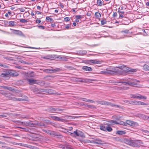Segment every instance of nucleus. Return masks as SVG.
I'll return each instance as SVG.
<instances>
[{"mask_svg":"<svg viewBox=\"0 0 149 149\" xmlns=\"http://www.w3.org/2000/svg\"><path fill=\"white\" fill-rule=\"evenodd\" d=\"M117 68L110 67L107 68L105 70L101 71V73L102 74H107L110 75L116 74L120 72L119 70Z\"/></svg>","mask_w":149,"mask_h":149,"instance_id":"1","label":"nucleus"},{"mask_svg":"<svg viewBox=\"0 0 149 149\" xmlns=\"http://www.w3.org/2000/svg\"><path fill=\"white\" fill-rule=\"evenodd\" d=\"M126 143L131 146L139 148L141 144H143L142 141L139 140H133L131 139H126Z\"/></svg>","mask_w":149,"mask_h":149,"instance_id":"2","label":"nucleus"},{"mask_svg":"<svg viewBox=\"0 0 149 149\" xmlns=\"http://www.w3.org/2000/svg\"><path fill=\"white\" fill-rule=\"evenodd\" d=\"M120 69L124 71L127 72H136L137 71L136 69H132L131 68H129L125 66L124 65L119 66L117 67Z\"/></svg>","mask_w":149,"mask_h":149,"instance_id":"3","label":"nucleus"},{"mask_svg":"<svg viewBox=\"0 0 149 149\" xmlns=\"http://www.w3.org/2000/svg\"><path fill=\"white\" fill-rule=\"evenodd\" d=\"M69 135L73 136H78L83 137L84 136V134L81 131L78 130L74 131L70 133Z\"/></svg>","mask_w":149,"mask_h":149,"instance_id":"4","label":"nucleus"},{"mask_svg":"<svg viewBox=\"0 0 149 149\" xmlns=\"http://www.w3.org/2000/svg\"><path fill=\"white\" fill-rule=\"evenodd\" d=\"M139 81L136 80L135 79L133 80L132 81L124 82L122 81H119L118 82L119 83H124L126 85H128L132 86H134V85H136L138 83H139Z\"/></svg>","mask_w":149,"mask_h":149,"instance_id":"5","label":"nucleus"},{"mask_svg":"<svg viewBox=\"0 0 149 149\" xmlns=\"http://www.w3.org/2000/svg\"><path fill=\"white\" fill-rule=\"evenodd\" d=\"M122 123H123L122 125H126V124H127L133 127L136 126L138 125V124L137 123L134 122L129 120H127L126 123H125L123 122H122Z\"/></svg>","mask_w":149,"mask_h":149,"instance_id":"6","label":"nucleus"},{"mask_svg":"<svg viewBox=\"0 0 149 149\" xmlns=\"http://www.w3.org/2000/svg\"><path fill=\"white\" fill-rule=\"evenodd\" d=\"M3 73H7V72H9V73H11L9 74V76L13 77L17 76L18 75L17 73L14 72V71L9 69H4L3 70Z\"/></svg>","mask_w":149,"mask_h":149,"instance_id":"7","label":"nucleus"},{"mask_svg":"<svg viewBox=\"0 0 149 149\" xmlns=\"http://www.w3.org/2000/svg\"><path fill=\"white\" fill-rule=\"evenodd\" d=\"M63 109H59L57 107H50L47 109V111L49 112L52 113L57 112L56 111H63Z\"/></svg>","mask_w":149,"mask_h":149,"instance_id":"8","label":"nucleus"},{"mask_svg":"<svg viewBox=\"0 0 149 149\" xmlns=\"http://www.w3.org/2000/svg\"><path fill=\"white\" fill-rule=\"evenodd\" d=\"M131 97L134 98H138L139 99H143L146 100V99L147 97L146 96H143L140 94H132L131 95Z\"/></svg>","mask_w":149,"mask_h":149,"instance_id":"9","label":"nucleus"},{"mask_svg":"<svg viewBox=\"0 0 149 149\" xmlns=\"http://www.w3.org/2000/svg\"><path fill=\"white\" fill-rule=\"evenodd\" d=\"M61 69L56 68V69H46L43 70V71L47 73H52L53 72H57L60 71Z\"/></svg>","mask_w":149,"mask_h":149,"instance_id":"10","label":"nucleus"},{"mask_svg":"<svg viewBox=\"0 0 149 149\" xmlns=\"http://www.w3.org/2000/svg\"><path fill=\"white\" fill-rule=\"evenodd\" d=\"M10 30L13 31V33L15 35L18 36H24V35L23 33L22 32L19 30H15L13 29H10Z\"/></svg>","mask_w":149,"mask_h":149,"instance_id":"11","label":"nucleus"},{"mask_svg":"<svg viewBox=\"0 0 149 149\" xmlns=\"http://www.w3.org/2000/svg\"><path fill=\"white\" fill-rule=\"evenodd\" d=\"M51 118L54 120L56 121H58L61 122H63L64 119L62 118H60L59 117L56 116H51Z\"/></svg>","mask_w":149,"mask_h":149,"instance_id":"12","label":"nucleus"},{"mask_svg":"<svg viewBox=\"0 0 149 149\" xmlns=\"http://www.w3.org/2000/svg\"><path fill=\"white\" fill-rule=\"evenodd\" d=\"M27 98L22 99V98H16L15 97H11L10 98V99L13 100V101H25L27 100Z\"/></svg>","mask_w":149,"mask_h":149,"instance_id":"13","label":"nucleus"},{"mask_svg":"<svg viewBox=\"0 0 149 149\" xmlns=\"http://www.w3.org/2000/svg\"><path fill=\"white\" fill-rule=\"evenodd\" d=\"M22 124L30 127H34V123H31L30 121H28L26 123L21 122Z\"/></svg>","mask_w":149,"mask_h":149,"instance_id":"14","label":"nucleus"},{"mask_svg":"<svg viewBox=\"0 0 149 149\" xmlns=\"http://www.w3.org/2000/svg\"><path fill=\"white\" fill-rule=\"evenodd\" d=\"M34 125H36L39 126H45V124L42 123L41 122L36 121L34 123Z\"/></svg>","mask_w":149,"mask_h":149,"instance_id":"15","label":"nucleus"},{"mask_svg":"<svg viewBox=\"0 0 149 149\" xmlns=\"http://www.w3.org/2000/svg\"><path fill=\"white\" fill-rule=\"evenodd\" d=\"M97 103L100 104L106 105H109L110 102L103 101H98Z\"/></svg>","mask_w":149,"mask_h":149,"instance_id":"16","label":"nucleus"},{"mask_svg":"<svg viewBox=\"0 0 149 149\" xmlns=\"http://www.w3.org/2000/svg\"><path fill=\"white\" fill-rule=\"evenodd\" d=\"M80 100H82L83 101H85L86 102H91L92 103H94L95 102L94 101H93V100H89V99H88L86 98H80Z\"/></svg>","mask_w":149,"mask_h":149,"instance_id":"17","label":"nucleus"},{"mask_svg":"<svg viewBox=\"0 0 149 149\" xmlns=\"http://www.w3.org/2000/svg\"><path fill=\"white\" fill-rule=\"evenodd\" d=\"M82 69L83 70L88 71H91L92 70V68L89 67L87 66H84L82 67Z\"/></svg>","mask_w":149,"mask_h":149,"instance_id":"18","label":"nucleus"},{"mask_svg":"<svg viewBox=\"0 0 149 149\" xmlns=\"http://www.w3.org/2000/svg\"><path fill=\"white\" fill-rule=\"evenodd\" d=\"M27 81H28L29 84H36L37 80L34 79H28Z\"/></svg>","mask_w":149,"mask_h":149,"instance_id":"19","label":"nucleus"},{"mask_svg":"<svg viewBox=\"0 0 149 149\" xmlns=\"http://www.w3.org/2000/svg\"><path fill=\"white\" fill-rule=\"evenodd\" d=\"M134 102H135L134 104L137 105H146L147 104H146V103H145L143 102H141V101H135Z\"/></svg>","mask_w":149,"mask_h":149,"instance_id":"20","label":"nucleus"},{"mask_svg":"<svg viewBox=\"0 0 149 149\" xmlns=\"http://www.w3.org/2000/svg\"><path fill=\"white\" fill-rule=\"evenodd\" d=\"M94 139L95 140V142H94V143L99 144H101L102 143V141L100 139H97L96 138H95V139Z\"/></svg>","mask_w":149,"mask_h":149,"instance_id":"21","label":"nucleus"},{"mask_svg":"<svg viewBox=\"0 0 149 149\" xmlns=\"http://www.w3.org/2000/svg\"><path fill=\"white\" fill-rule=\"evenodd\" d=\"M107 124L104 125H101L100 126V129L102 130H103L104 131H106V128L107 127Z\"/></svg>","mask_w":149,"mask_h":149,"instance_id":"22","label":"nucleus"},{"mask_svg":"<svg viewBox=\"0 0 149 149\" xmlns=\"http://www.w3.org/2000/svg\"><path fill=\"white\" fill-rule=\"evenodd\" d=\"M50 134L51 135H54L55 136H61V135L60 134L57 133L56 132L54 131L51 132L50 133Z\"/></svg>","mask_w":149,"mask_h":149,"instance_id":"23","label":"nucleus"},{"mask_svg":"<svg viewBox=\"0 0 149 149\" xmlns=\"http://www.w3.org/2000/svg\"><path fill=\"white\" fill-rule=\"evenodd\" d=\"M11 73H9V72H7V73H2L0 75L1 77H7L9 76V74Z\"/></svg>","mask_w":149,"mask_h":149,"instance_id":"24","label":"nucleus"},{"mask_svg":"<svg viewBox=\"0 0 149 149\" xmlns=\"http://www.w3.org/2000/svg\"><path fill=\"white\" fill-rule=\"evenodd\" d=\"M126 132L124 131L118 130L117 131L116 133V134L118 135H122L125 134Z\"/></svg>","mask_w":149,"mask_h":149,"instance_id":"25","label":"nucleus"},{"mask_svg":"<svg viewBox=\"0 0 149 149\" xmlns=\"http://www.w3.org/2000/svg\"><path fill=\"white\" fill-rule=\"evenodd\" d=\"M36 83V84L42 86L44 85L45 84V82L43 81L38 80H37Z\"/></svg>","mask_w":149,"mask_h":149,"instance_id":"26","label":"nucleus"},{"mask_svg":"<svg viewBox=\"0 0 149 149\" xmlns=\"http://www.w3.org/2000/svg\"><path fill=\"white\" fill-rule=\"evenodd\" d=\"M46 93L50 94H53L55 93V91L52 89H47Z\"/></svg>","mask_w":149,"mask_h":149,"instance_id":"27","label":"nucleus"},{"mask_svg":"<svg viewBox=\"0 0 149 149\" xmlns=\"http://www.w3.org/2000/svg\"><path fill=\"white\" fill-rule=\"evenodd\" d=\"M27 75L28 76L31 77H34L35 76V73L33 72H28Z\"/></svg>","mask_w":149,"mask_h":149,"instance_id":"28","label":"nucleus"},{"mask_svg":"<svg viewBox=\"0 0 149 149\" xmlns=\"http://www.w3.org/2000/svg\"><path fill=\"white\" fill-rule=\"evenodd\" d=\"M89 61L90 63H94V64H100V61H97L95 60H89Z\"/></svg>","mask_w":149,"mask_h":149,"instance_id":"29","label":"nucleus"},{"mask_svg":"<svg viewBox=\"0 0 149 149\" xmlns=\"http://www.w3.org/2000/svg\"><path fill=\"white\" fill-rule=\"evenodd\" d=\"M109 106H110L111 107H115V108H121V107L120 106L116 105L114 104H113L112 103L110 102L109 103Z\"/></svg>","mask_w":149,"mask_h":149,"instance_id":"30","label":"nucleus"},{"mask_svg":"<svg viewBox=\"0 0 149 149\" xmlns=\"http://www.w3.org/2000/svg\"><path fill=\"white\" fill-rule=\"evenodd\" d=\"M8 23H9V25L10 26H14L16 25V22H15L10 21Z\"/></svg>","mask_w":149,"mask_h":149,"instance_id":"31","label":"nucleus"},{"mask_svg":"<svg viewBox=\"0 0 149 149\" xmlns=\"http://www.w3.org/2000/svg\"><path fill=\"white\" fill-rule=\"evenodd\" d=\"M85 82L88 83V82H92L93 81H96V80L93 79H84Z\"/></svg>","mask_w":149,"mask_h":149,"instance_id":"32","label":"nucleus"},{"mask_svg":"<svg viewBox=\"0 0 149 149\" xmlns=\"http://www.w3.org/2000/svg\"><path fill=\"white\" fill-rule=\"evenodd\" d=\"M107 125L106 131H107L109 132L111 131L112 130V129L109 126V124H107Z\"/></svg>","mask_w":149,"mask_h":149,"instance_id":"33","label":"nucleus"},{"mask_svg":"<svg viewBox=\"0 0 149 149\" xmlns=\"http://www.w3.org/2000/svg\"><path fill=\"white\" fill-rule=\"evenodd\" d=\"M32 90L36 93H39V89L38 88H34L32 89Z\"/></svg>","mask_w":149,"mask_h":149,"instance_id":"34","label":"nucleus"},{"mask_svg":"<svg viewBox=\"0 0 149 149\" xmlns=\"http://www.w3.org/2000/svg\"><path fill=\"white\" fill-rule=\"evenodd\" d=\"M51 58L54 59H61L62 58L61 57L58 56H56V55H54L53 56H52Z\"/></svg>","mask_w":149,"mask_h":149,"instance_id":"35","label":"nucleus"},{"mask_svg":"<svg viewBox=\"0 0 149 149\" xmlns=\"http://www.w3.org/2000/svg\"><path fill=\"white\" fill-rule=\"evenodd\" d=\"M144 70L145 71L149 70V66L146 64H145L143 66Z\"/></svg>","mask_w":149,"mask_h":149,"instance_id":"36","label":"nucleus"},{"mask_svg":"<svg viewBox=\"0 0 149 149\" xmlns=\"http://www.w3.org/2000/svg\"><path fill=\"white\" fill-rule=\"evenodd\" d=\"M97 3L98 6H101L103 5V3L101 0H97ZM103 5H104V4H103Z\"/></svg>","mask_w":149,"mask_h":149,"instance_id":"37","label":"nucleus"},{"mask_svg":"<svg viewBox=\"0 0 149 149\" xmlns=\"http://www.w3.org/2000/svg\"><path fill=\"white\" fill-rule=\"evenodd\" d=\"M0 66L5 68H8V66L5 63H0Z\"/></svg>","mask_w":149,"mask_h":149,"instance_id":"38","label":"nucleus"},{"mask_svg":"<svg viewBox=\"0 0 149 149\" xmlns=\"http://www.w3.org/2000/svg\"><path fill=\"white\" fill-rule=\"evenodd\" d=\"M20 22L22 23H26L28 22L27 20L22 19H19Z\"/></svg>","mask_w":149,"mask_h":149,"instance_id":"39","label":"nucleus"},{"mask_svg":"<svg viewBox=\"0 0 149 149\" xmlns=\"http://www.w3.org/2000/svg\"><path fill=\"white\" fill-rule=\"evenodd\" d=\"M62 129L63 130H62V131L63 132H65V133H66V132H67L68 134L69 135L70 132H68V130L65 129L64 128H62Z\"/></svg>","mask_w":149,"mask_h":149,"instance_id":"40","label":"nucleus"},{"mask_svg":"<svg viewBox=\"0 0 149 149\" xmlns=\"http://www.w3.org/2000/svg\"><path fill=\"white\" fill-rule=\"evenodd\" d=\"M47 89L39 88V93L40 92H44L46 93Z\"/></svg>","mask_w":149,"mask_h":149,"instance_id":"41","label":"nucleus"},{"mask_svg":"<svg viewBox=\"0 0 149 149\" xmlns=\"http://www.w3.org/2000/svg\"><path fill=\"white\" fill-rule=\"evenodd\" d=\"M95 15L97 18H99L101 16L100 14L98 12H96L95 13Z\"/></svg>","mask_w":149,"mask_h":149,"instance_id":"42","label":"nucleus"},{"mask_svg":"<svg viewBox=\"0 0 149 149\" xmlns=\"http://www.w3.org/2000/svg\"><path fill=\"white\" fill-rule=\"evenodd\" d=\"M107 21L105 19L102 20L101 21V24L102 25H104V24H106Z\"/></svg>","mask_w":149,"mask_h":149,"instance_id":"43","label":"nucleus"},{"mask_svg":"<svg viewBox=\"0 0 149 149\" xmlns=\"http://www.w3.org/2000/svg\"><path fill=\"white\" fill-rule=\"evenodd\" d=\"M77 79H78L77 80L81 82H85L84 79H82L81 78H77Z\"/></svg>","mask_w":149,"mask_h":149,"instance_id":"44","label":"nucleus"},{"mask_svg":"<svg viewBox=\"0 0 149 149\" xmlns=\"http://www.w3.org/2000/svg\"><path fill=\"white\" fill-rule=\"evenodd\" d=\"M25 8H26L25 7L24 8H19V10L21 12H24L25 11Z\"/></svg>","mask_w":149,"mask_h":149,"instance_id":"45","label":"nucleus"},{"mask_svg":"<svg viewBox=\"0 0 149 149\" xmlns=\"http://www.w3.org/2000/svg\"><path fill=\"white\" fill-rule=\"evenodd\" d=\"M6 88L11 91H14V90L13 88L10 87H6Z\"/></svg>","mask_w":149,"mask_h":149,"instance_id":"46","label":"nucleus"},{"mask_svg":"<svg viewBox=\"0 0 149 149\" xmlns=\"http://www.w3.org/2000/svg\"><path fill=\"white\" fill-rule=\"evenodd\" d=\"M126 102L128 103L132 104H134L135 102L134 101H129L128 100L126 101Z\"/></svg>","mask_w":149,"mask_h":149,"instance_id":"47","label":"nucleus"},{"mask_svg":"<svg viewBox=\"0 0 149 149\" xmlns=\"http://www.w3.org/2000/svg\"><path fill=\"white\" fill-rule=\"evenodd\" d=\"M129 30L127 29H125L124 30L122 31H121V33H124L126 34H127L128 33Z\"/></svg>","mask_w":149,"mask_h":149,"instance_id":"48","label":"nucleus"},{"mask_svg":"<svg viewBox=\"0 0 149 149\" xmlns=\"http://www.w3.org/2000/svg\"><path fill=\"white\" fill-rule=\"evenodd\" d=\"M38 27L41 29H45V26H41V25H38Z\"/></svg>","mask_w":149,"mask_h":149,"instance_id":"49","label":"nucleus"},{"mask_svg":"<svg viewBox=\"0 0 149 149\" xmlns=\"http://www.w3.org/2000/svg\"><path fill=\"white\" fill-rule=\"evenodd\" d=\"M3 58L8 60H12V58L10 57H3Z\"/></svg>","mask_w":149,"mask_h":149,"instance_id":"50","label":"nucleus"},{"mask_svg":"<svg viewBox=\"0 0 149 149\" xmlns=\"http://www.w3.org/2000/svg\"><path fill=\"white\" fill-rule=\"evenodd\" d=\"M80 117V116H70L69 118L70 119H75V118Z\"/></svg>","mask_w":149,"mask_h":149,"instance_id":"51","label":"nucleus"},{"mask_svg":"<svg viewBox=\"0 0 149 149\" xmlns=\"http://www.w3.org/2000/svg\"><path fill=\"white\" fill-rule=\"evenodd\" d=\"M18 127L20 129H23L24 130H23V131H24L27 132L28 131V129H26L25 128H23V127Z\"/></svg>","mask_w":149,"mask_h":149,"instance_id":"52","label":"nucleus"},{"mask_svg":"<svg viewBox=\"0 0 149 149\" xmlns=\"http://www.w3.org/2000/svg\"><path fill=\"white\" fill-rule=\"evenodd\" d=\"M118 13H119V14H120V13H122V14L124 13L125 12L123 11H122L120 10V9H119L118 11Z\"/></svg>","mask_w":149,"mask_h":149,"instance_id":"53","label":"nucleus"},{"mask_svg":"<svg viewBox=\"0 0 149 149\" xmlns=\"http://www.w3.org/2000/svg\"><path fill=\"white\" fill-rule=\"evenodd\" d=\"M85 107H87L88 108H93V105H90L86 104L85 106Z\"/></svg>","mask_w":149,"mask_h":149,"instance_id":"54","label":"nucleus"},{"mask_svg":"<svg viewBox=\"0 0 149 149\" xmlns=\"http://www.w3.org/2000/svg\"><path fill=\"white\" fill-rule=\"evenodd\" d=\"M76 18L77 19H80L82 18V16L81 15H76Z\"/></svg>","mask_w":149,"mask_h":149,"instance_id":"55","label":"nucleus"},{"mask_svg":"<svg viewBox=\"0 0 149 149\" xmlns=\"http://www.w3.org/2000/svg\"><path fill=\"white\" fill-rule=\"evenodd\" d=\"M64 19L65 21L68 22L69 21L70 18L69 17H66L64 18Z\"/></svg>","mask_w":149,"mask_h":149,"instance_id":"56","label":"nucleus"},{"mask_svg":"<svg viewBox=\"0 0 149 149\" xmlns=\"http://www.w3.org/2000/svg\"><path fill=\"white\" fill-rule=\"evenodd\" d=\"M46 19L48 20H50V21H52L53 20L52 18H50L49 17H46Z\"/></svg>","mask_w":149,"mask_h":149,"instance_id":"57","label":"nucleus"},{"mask_svg":"<svg viewBox=\"0 0 149 149\" xmlns=\"http://www.w3.org/2000/svg\"><path fill=\"white\" fill-rule=\"evenodd\" d=\"M94 142H95L94 141H93V140L91 141L89 140H87V141H86V142H88V143H94Z\"/></svg>","mask_w":149,"mask_h":149,"instance_id":"58","label":"nucleus"},{"mask_svg":"<svg viewBox=\"0 0 149 149\" xmlns=\"http://www.w3.org/2000/svg\"><path fill=\"white\" fill-rule=\"evenodd\" d=\"M138 116L139 117H143L144 115L142 114L139 113L138 114Z\"/></svg>","mask_w":149,"mask_h":149,"instance_id":"59","label":"nucleus"},{"mask_svg":"<svg viewBox=\"0 0 149 149\" xmlns=\"http://www.w3.org/2000/svg\"><path fill=\"white\" fill-rule=\"evenodd\" d=\"M141 130L142 131L144 132H145L147 134H148V131L147 130H145L143 129H142Z\"/></svg>","mask_w":149,"mask_h":149,"instance_id":"60","label":"nucleus"},{"mask_svg":"<svg viewBox=\"0 0 149 149\" xmlns=\"http://www.w3.org/2000/svg\"><path fill=\"white\" fill-rule=\"evenodd\" d=\"M117 16V13L116 12L113 13V17H116Z\"/></svg>","mask_w":149,"mask_h":149,"instance_id":"61","label":"nucleus"},{"mask_svg":"<svg viewBox=\"0 0 149 149\" xmlns=\"http://www.w3.org/2000/svg\"><path fill=\"white\" fill-rule=\"evenodd\" d=\"M44 140L45 142L47 143H48L49 141V139L47 138H45Z\"/></svg>","mask_w":149,"mask_h":149,"instance_id":"62","label":"nucleus"},{"mask_svg":"<svg viewBox=\"0 0 149 149\" xmlns=\"http://www.w3.org/2000/svg\"><path fill=\"white\" fill-rule=\"evenodd\" d=\"M0 116L6 117V115L5 114L3 113L2 114L0 115Z\"/></svg>","mask_w":149,"mask_h":149,"instance_id":"63","label":"nucleus"},{"mask_svg":"<svg viewBox=\"0 0 149 149\" xmlns=\"http://www.w3.org/2000/svg\"><path fill=\"white\" fill-rule=\"evenodd\" d=\"M36 22L37 23H40L41 22V21L40 20L37 19L36 20Z\"/></svg>","mask_w":149,"mask_h":149,"instance_id":"64","label":"nucleus"}]
</instances>
